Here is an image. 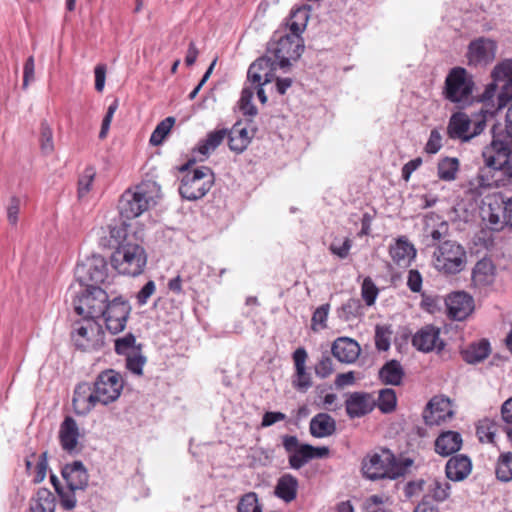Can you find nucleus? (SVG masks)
Masks as SVG:
<instances>
[{
  "instance_id": "1",
  "label": "nucleus",
  "mask_w": 512,
  "mask_h": 512,
  "mask_svg": "<svg viewBox=\"0 0 512 512\" xmlns=\"http://www.w3.org/2000/svg\"><path fill=\"white\" fill-rule=\"evenodd\" d=\"M158 159L152 154L143 166V180L135 190L127 189L120 197L118 210L121 219L131 220L139 217L160 198L158 183Z\"/></svg>"
},
{
  "instance_id": "2",
  "label": "nucleus",
  "mask_w": 512,
  "mask_h": 512,
  "mask_svg": "<svg viewBox=\"0 0 512 512\" xmlns=\"http://www.w3.org/2000/svg\"><path fill=\"white\" fill-rule=\"evenodd\" d=\"M412 463L413 461L409 458L399 462L392 452L383 450L382 453L367 456L362 462V471L364 476L370 480L384 478L394 480L404 476Z\"/></svg>"
},
{
  "instance_id": "3",
  "label": "nucleus",
  "mask_w": 512,
  "mask_h": 512,
  "mask_svg": "<svg viewBox=\"0 0 512 512\" xmlns=\"http://www.w3.org/2000/svg\"><path fill=\"white\" fill-rule=\"evenodd\" d=\"M474 86L473 76L465 68L454 67L445 78L443 96L462 108L470 104Z\"/></svg>"
},
{
  "instance_id": "4",
  "label": "nucleus",
  "mask_w": 512,
  "mask_h": 512,
  "mask_svg": "<svg viewBox=\"0 0 512 512\" xmlns=\"http://www.w3.org/2000/svg\"><path fill=\"white\" fill-rule=\"evenodd\" d=\"M146 263V252L137 243H123L111 256V265L122 275L138 276L144 271Z\"/></svg>"
},
{
  "instance_id": "5",
  "label": "nucleus",
  "mask_w": 512,
  "mask_h": 512,
  "mask_svg": "<svg viewBox=\"0 0 512 512\" xmlns=\"http://www.w3.org/2000/svg\"><path fill=\"white\" fill-rule=\"evenodd\" d=\"M467 255L464 247L453 240L439 243L433 252V265L436 270L454 275L464 270Z\"/></svg>"
},
{
  "instance_id": "6",
  "label": "nucleus",
  "mask_w": 512,
  "mask_h": 512,
  "mask_svg": "<svg viewBox=\"0 0 512 512\" xmlns=\"http://www.w3.org/2000/svg\"><path fill=\"white\" fill-rule=\"evenodd\" d=\"M268 51L277 60V66L286 70L291 66L292 60L296 61L300 58L304 51V41L302 37L292 32L281 34L276 31L268 43Z\"/></svg>"
},
{
  "instance_id": "7",
  "label": "nucleus",
  "mask_w": 512,
  "mask_h": 512,
  "mask_svg": "<svg viewBox=\"0 0 512 512\" xmlns=\"http://www.w3.org/2000/svg\"><path fill=\"white\" fill-rule=\"evenodd\" d=\"M108 299L107 292L100 286L81 287L73 297L74 310L84 319H97L103 315Z\"/></svg>"
},
{
  "instance_id": "8",
  "label": "nucleus",
  "mask_w": 512,
  "mask_h": 512,
  "mask_svg": "<svg viewBox=\"0 0 512 512\" xmlns=\"http://www.w3.org/2000/svg\"><path fill=\"white\" fill-rule=\"evenodd\" d=\"M215 175L211 168L200 166L188 171L181 179L179 193L183 199L196 201L203 198L212 188Z\"/></svg>"
},
{
  "instance_id": "9",
  "label": "nucleus",
  "mask_w": 512,
  "mask_h": 512,
  "mask_svg": "<svg viewBox=\"0 0 512 512\" xmlns=\"http://www.w3.org/2000/svg\"><path fill=\"white\" fill-rule=\"evenodd\" d=\"M491 77L493 82L487 85L482 101L491 100L497 88L500 87L499 108H504L512 101V59H505L498 63L493 68Z\"/></svg>"
},
{
  "instance_id": "10",
  "label": "nucleus",
  "mask_w": 512,
  "mask_h": 512,
  "mask_svg": "<svg viewBox=\"0 0 512 512\" xmlns=\"http://www.w3.org/2000/svg\"><path fill=\"white\" fill-rule=\"evenodd\" d=\"M85 324L76 322L71 332V339L75 347L81 351H97L104 344L105 333L102 326L95 319H84Z\"/></svg>"
},
{
  "instance_id": "11",
  "label": "nucleus",
  "mask_w": 512,
  "mask_h": 512,
  "mask_svg": "<svg viewBox=\"0 0 512 512\" xmlns=\"http://www.w3.org/2000/svg\"><path fill=\"white\" fill-rule=\"evenodd\" d=\"M499 126L492 127V141L482 153L486 168L497 169L507 164V158L512 152V136L506 131L498 132Z\"/></svg>"
},
{
  "instance_id": "12",
  "label": "nucleus",
  "mask_w": 512,
  "mask_h": 512,
  "mask_svg": "<svg viewBox=\"0 0 512 512\" xmlns=\"http://www.w3.org/2000/svg\"><path fill=\"white\" fill-rule=\"evenodd\" d=\"M107 262L101 255H92L79 262L75 268V277L80 287L99 286L107 278Z\"/></svg>"
},
{
  "instance_id": "13",
  "label": "nucleus",
  "mask_w": 512,
  "mask_h": 512,
  "mask_svg": "<svg viewBox=\"0 0 512 512\" xmlns=\"http://www.w3.org/2000/svg\"><path fill=\"white\" fill-rule=\"evenodd\" d=\"M98 403L107 405L117 400L123 389L122 376L110 369L101 372L93 383Z\"/></svg>"
},
{
  "instance_id": "14",
  "label": "nucleus",
  "mask_w": 512,
  "mask_h": 512,
  "mask_svg": "<svg viewBox=\"0 0 512 512\" xmlns=\"http://www.w3.org/2000/svg\"><path fill=\"white\" fill-rule=\"evenodd\" d=\"M131 307L122 297H115L105 305L104 318L106 328L112 334L122 332L130 315Z\"/></svg>"
},
{
  "instance_id": "15",
  "label": "nucleus",
  "mask_w": 512,
  "mask_h": 512,
  "mask_svg": "<svg viewBox=\"0 0 512 512\" xmlns=\"http://www.w3.org/2000/svg\"><path fill=\"white\" fill-rule=\"evenodd\" d=\"M497 52V43L488 38L480 37L470 42L467 51L469 64L487 65L494 61Z\"/></svg>"
},
{
  "instance_id": "16",
  "label": "nucleus",
  "mask_w": 512,
  "mask_h": 512,
  "mask_svg": "<svg viewBox=\"0 0 512 512\" xmlns=\"http://www.w3.org/2000/svg\"><path fill=\"white\" fill-rule=\"evenodd\" d=\"M506 201L501 193L487 195L481 208L484 220H487L493 230H499L504 226V208Z\"/></svg>"
},
{
  "instance_id": "17",
  "label": "nucleus",
  "mask_w": 512,
  "mask_h": 512,
  "mask_svg": "<svg viewBox=\"0 0 512 512\" xmlns=\"http://www.w3.org/2000/svg\"><path fill=\"white\" fill-rule=\"evenodd\" d=\"M445 304L449 318L457 321L467 318L474 309L472 296L463 291L449 294L445 299Z\"/></svg>"
},
{
  "instance_id": "18",
  "label": "nucleus",
  "mask_w": 512,
  "mask_h": 512,
  "mask_svg": "<svg viewBox=\"0 0 512 512\" xmlns=\"http://www.w3.org/2000/svg\"><path fill=\"white\" fill-rule=\"evenodd\" d=\"M412 345L421 352L441 351L444 342L440 339V330L433 325L421 328L412 338Z\"/></svg>"
},
{
  "instance_id": "19",
  "label": "nucleus",
  "mask_w": 512,
  "mask_h": 512,
  "mask_svg": "<svg viewBox=\"0 0 512 512\" xmlns=\"http://www.w3.org/2000/svg\"><path fill=\"white\" fill-rule=\"evenodd\" d=\"M375 406V400L366 392H353L345 401L346 413L351 419L367 415Z\"/></svg>"
},
{
  "instance_id": "20",
  "label": "nucleus",
  "mask_w": 512,
  "mask_h": 512,
  "mask_svg": "<svg viewBox=\"0 0 512 512\" xmlns=\"http://www.w3.org/2000/svg\"><path fill=\"white\" fill-rule=\"evenodd\" d=\"M61 475L70 490L84 491L88 486L89 476L81 461L66 464L61 470Z\"/></svg>"
},
{
  "instance_id": "21",
  "label": "nucleus",
  "mask_w": 512,
  "mask_h": 512,
  "mask_svg": "<svg viewBox=\"0 0 512 512\" xmlns=\"http://www.w3.org/2000/svg\"><path fill=\"white\" fill-rule=\"evenodd\" d=\"M72 402L76 413L81 415L89 413L98 404L93 384L79 383L75 387Z\"/></svg>"
},
{
  "instance_id": "22",
  "label": "nucleus",
  "mask_w": 512,
  "mask_h": 512,
  "mask_svg": "<svg viewBox=\"0 0 512 512\" xmlns=\"http://www.w3.org/2000/svg\"><path fill=\"white\" fill-rule=\"evenodd\" d=\"M307 352L303 347L297 348L293 353L295 374L292 379L293 387L301 392H306L311 386V375L306 371Z\"/></svg>"
},
{
  "instance_id": "23",
  "label": "nucleus",
  "mask_w": 512,
  "mask_h": 512,
  "mask_svg": "<svg viewBox=\"0 0 512 512\" xmlns=\"http://www.w3.org/2000/svg\"><path fill=\"white\" fill-rule=\"evenodd\" d=\"M472 471V461L464 454L451 456L445 465V475L447 479L454 482L465 480Z\"/></svg>"
},
{
  "instance_id": "24",
  "label": "nucleus",
  "mask_w": 512,
  "mask_h": 512,
  "mask_svg": "<svg viewBox=\"0 0 512 512\" xmlns=\"http://www.w3.org/2000/svg\"><path fill=\"white\" fill-rule=\"evenodd\" d=\"M360 345L349 337L337 338L331 347L333 356L342 363H353L360 355Z\"/></svg>"
},
{
  "instance_id": "25",
  "label": "nucleus",
  "mask_w": 512,
  "mask_h": 512,
  "mask_svg": "<svg viewBox=\"0 0 512 512\" xmlns=\"http://www.w3.org/2000/svg\"><path fill=\"white\" fill-rule=\"evenodd\" d=\"M79 436V428L75 419L71 416L65 417L59 430V440L63 450L72 453L78 445Z\"/></svg>"
},
{
  "instance_id": "26",
  "label": "nucleus",
  "mask_w": 512,
  "mask_h": 512,
  "mask_svg": "<svg viewBox=\"0 0 512 512\" xmlns=\"http://www.w3.org/2000/svg\"><path fill=\"white\" fill-rule=\"evenodd\" d=\"M470 127V118L463 112H456L449 119L447 134L451 139L468 142L470 141Z\"/></svg>"
},
{
  "instance_id": "27",
  "label": "nucleus",
  "mask_w": 512,
  "mask_h": 512,
  "mask_svg": "<svg viewBox=\"0 0 512 512\" xmlns=\"http://www.w3.org/2000/svg\"><path fill=\"white\" fill-rule=\"evenodd\" d=\"M389 254L400 267H407L416 257V249L405 237H400L390 246Z\"/></svg>"
},
{
  "instance_id": "28",
  "label": "nucleus",
  "mask_w": 512,
  "mask_h": 512,
  "mask_svg": "<svg viewBox=\"0 0 512 512\" xmlns=\"http://www.w3.org/2000/svg\"><path fill=\"white\" fill-rule=\"evenodd\" d=\"M461 434L456 431L442 432L435 440V452L447 457L458 452L462 446Z\"/></svg>"
},
{
  "instance_id": "29",
  "label": "nucleus",
  "mask_w": 512,
  "mask_h": 512,
  "mask_svg": "<svg viewBox=\"0 0 512 512\" xmlns=\"http://www.w3.org/2000/svg\"><path fill=\"white\" fill-rule=\"evenodd\" d=\"M491 353V346L487 339L470 343L461 349L462 359L468 364H477L484 361Z\"/></svg>"
},
{
  "instance_id": "30",
  "label": "nucleus",
  "mask_w": 512,
  "mask_h": 512,
  "mask_svg": "<svg viewBox=\"0 0 512 512\" xmlns=\"http://www.w3.org/2000/svg\"><path fill=\"white\" fill-rule=\"evenodd\" d=\"M493 186L488 174L484 169L480 170L476 177L470 179L467 183L462 185L464 193L470 197L471 200L477 201L482 195L486 193Z\"/></svg>"
},
{
  "instance_id": "31",
  "label": "nucleus",
  "mask_w": 512,
  "mask_h": 512,
  "mask_svg": "<svg viewBox=\"0 0 512 512\" xmlns=\"http://www.w3.org/2000/svg\"><path fill=\"white\" fill-rule=\"evenodd\" d=\"M310 433L316 438L331 436L336 431V422L327 413H318L310 421Z\"/></svg>"
},
{
  "instance_id": "32",
  "label": "nucleus",
  "mask_w": 512,
  "mask_h": 512,
  "mask_svg": "<svg viewBox=\"0 0 512 512\" xmlns=\"http://www.w3.org/2000/svg\"><path fill=\"white\" fill-rule=\"evenodd\" d=\"M227 139L230 150L239 154L248 147L251 136L247 128L237 122L228 130Z\"/></svg>"
},
{
  "instance_id": "33",
  "label": "nucleus",
  "mask_w": 512,
  "mask_h": 512,
  "mask_svg": "<svg viewBox=\"0 0 512 512\" xmlns=\"http://www.w3.org/2000/svg\"><path fill=\"white\" fill-rule=\"evenodd\" d=\"M405 376L404 369L398 360L387 361L379 370V379L385 385L398 386Z\"/></svg>"
},
{
  "instance_id": "34",
  "label": "nucleus",
  "mask_w": 512,
  "mask_h": 512,
  "mask_svg": "<svg viewBox=\"0 0 512 512\" xmlns=\"http://www.w3.org/2000/svg\"><path fill=\"white\" fill-rule=\"evenodd\" d=\"M298 480L291 474L282 475L275 486V495L283 501L289 503L297 496Z\"/></svg>"
},
{
  "instance_id": "35",
  "label": "nucleus",
  "mask_w": 512,
  "mask_h": 512,
  "mask_svg": "<svg viewBox=\"0 0 512 512\" xmlns=\"http://www.w3.org/2000/svg\"><path fill=\"white\" fill-rule=\"evenodd\" d=\"M310 10L311 7L309 5H302L291 11L289 19L286 22V27L290 32L301 37V34L307 26L310 17Z\"/></svg>"
},
{
  "instance_id": "36",
  "label": "nucleus",
  "mask_w": 512,
  "mask_h": 512,
  "mask_svg": "<svg viewBox=\"0 0 512 512\" xmlns=\"http://www.w3.org/2000/svg\"><path fill=\"white\" fill-rule=\"evenodd\" d=\"M228 129L222 128L211 131L207 134L206 138L198 143L195 151L207 157L227 138Z\"/></svg>"
},
{
  "instance_id": "37",
  "label": "nucleus",
  "mask_w": 512,
  "mask_h": 512,
  "mask_svg": "<svg viewBox=\"0 0 512 512\" xmlns=\"http://www.w3.org/2000/svg\"><path fill=\"white\" fill-rule=\"evenodd\" d=\"M460 168L459 159L456 157H444L437 164V176L440 180L451 182L457 177Z\"/></svg>"
},
{
  "instance_id": "38",
  "label": "nucleus",
  "mask_w": 512,
  "mask_h": 512,
  "mask_svg": "<svg viewBox=\"0 0 512 512\" xmlns=\"http://www.w3.org/2000/svg\"><path fill=\"white\" fill-rule=\"evenodd\" d=\"M30 509L31 512H54L55 497L52 492L47 488H40Z\"/></svg>"
},
{
  "instance_id": "39",
  "label": "nucleus",
  "mask_w": 512,
  "mask_h": 512,
  "mask_svg": "<svg viewBox=\"0 0 512 512\" xmlns=\"http://www.w3.org/2000/svg\"><path fill=\"white\" fill-rule=\"evenodd\" d=\"M495 475L499 481L504 483L512 480V452L500 454L496 463Z\"/></svg>"
},
{
  "instance_id": "40",
  "label": "nucleus",
  "mask_w": 512,
  "mask_h": 512,
  "mask_svg": "<svg viewBox=\"0 0 512 512\" xmlns=\"http://www.w3.org/2000/svg\"><path fill=\"white\" fill-rule=\"evenodd\" d=\"M339 318L350 321L363 315V306L360 299H348L338 311Z\"/></svg>"
},
{
  "instance_id": "41",
  "label": "nucleus",
  "mask_w": 512,
  "mask_h": 512,
  "mask_svg": "<svg viewBox=\"0 0 512 512\" xmlns=\"http://www.w3.org/2000/svg\"><path fill=\"white\" fill-rule=\"evenodd\" d=\"M122 222L120 225H110L109 226V234H110V241L109 245L112 247H119L123 243H132L129 240V236L127 233L128 224L126 223L125 219H121Z\"/></svg>"
},
{
  "instance_id": "42",
  "label": "nucleus",
  "mask_w": 512,
  "mask_h": 512,
  "mask_svg": "<svg viewBox=\"0 0 512 512\" xmlns=\"http://www.w3.org/2000/svg\"><path fill=\"white\" fill-rule=\"evenodd\" d=\"M443 406H448V401L434 397L428 402L425 412L429 411L430 415H424L427 424L436 423L439 419L445 417Z\"/></svg>"
},
{
  "instance_id": "43",
  "label": "nucleus",
  "mask_w": 512,
  "mask_h": 512,
  "mask_svg": "<svg viewBox=\"0 0 512 512\" xmlns=\"http://www.w3.org/2000/svg\"><path fill=\"white\" fill-rule=\"evenodd\" d=\"M312 445L310 444H302L295 453L289 455L288 461L289 465L293 469H300L307 462L312 460Z\"/></svg>"
},
{
  "instance_id": "44",
  "label": "nucleus",
  "mask_w": 512,
  "mask_h": 512,
  "mask_svg": "<svg viewBox=\"0 0 512 512\" xmlns=\"http://www.w3.org/2000/svg\"><path fill=\"white\" fill-rule=\"evenodd\" d=\"M95 176L96 170L92 166H87L83 173L79 176L77 190L79 200L85 198L90 192Z\"/></svg>"
},
{
  "instance_id": "45",
  "label": "nucleus",
  "mask_w": 512,
  "mask_h": 512,
  "mask_svg": "<svg viewBox=\"0 0 512 512\" xmlns=\"http://www.w3.org/2000/svg\"><path fill=\"white\" fill-rule=\"evenodd\" d=\"M397 404L396 393L392 388H384L379 391L377 407L383 413H391L395 410Z\"/></svg>"
},
{
  "instance_id": "46",
  "label": "nucleus",
  "mask_w": 512,
  "mask_h": 512,
  "mask_svg": "<svg viewBox=\"0 0 512 512\" xmlns=\"http://www.w3.org/2000/svg\"><path fill=\"white\" fill-rule=\"evenodd\" d=\"M114 346L117 354L125 356L140 350V345L136 346V338L132 333L115 339Z\"/></svg>"
},
{
  "instance_id": "47",
  "label": "nucleus",
  "mask_w": 512,
  "mask_h": 512,
  "mask_svg": "<svg viewBox=\"0 0 512 512\" xmlns=\"http://www.w3.org/2000/svg\"><path fill=\"white\" fill-rule=\"evenodd\" d=\"M428 490L434 500L442 502L449 497L451 485L445 480L434 479L429 484Z\"/></svg>"
},
{
  "instance_id": "48",
  "label": "nucleus",
  "mask_w": 512,
  "mask_h": 512,
  "mask_svg": "<svg viewBox=\"0 0 512 512\" xmlns=\"http://www.w3.org/2000/svg\"><path fill=\"white\" fill-rule=\"evenodd\" d=\"M237 512H262V506L255 492L244 494L237 505Z\"/></svg>"
},
{
  "instance_id": "49",
  "label": "nucleus",
  "mask_w": 512,
  "mask_h": 512,
  "mask_svg": "<svg viewBox=\"0 0 512 512\" xmlns=\"http://www.w3.org/2000/svg\"><path fill=\"white\" fill-rule=\"evenodd\" d=\"M40 148L44 154H50L54 150L53 131L47 121H42L40 125Z\"/></svg>"
},
{
  "instance_id": "50",
  "label": "nucleus",
  "mask_w": 512,
  "mask_h": 512,
  "mask_svg": "<svg viewBox=\"0 0 512 512\" xmlns=\"http://www.w3.org/2000/svg\"><path fill=\"white\" fill-rule=\"evenodd\" d=\"M392 330L389 326L377 325L375 328V346L379 351H387L390 348Z\"/></svg>"
},
{
  "instance_id": "51",
  "label": "nucleus",
  "mask_w": 512,
  "mask_h": 512,
  "mask_svg": "<svg viewBox=\"0 0 512 512\" xmlns=\"http://www.w3.org/2000/svg\"><path fill=\"white\" fill-rule=\"evenodd\" d=\"M501 109L502 108H499V96L497 97V107L494 110L482 108L474 123L473 131L470 132V140L483 132L484 128L486 127L487 116H493L497 111Z\"/></svg>"
},
{
  "instance_id": "52",
  "label": "nucleus",
  "mask_w": 512,
  "mask_h": 512,
  "mask_svg": "<svg viewBox=\"0 0 512 512\" xmlns=\"http://www.w3.org/2000/svg\"><path fill=\"white\" fill-rule=\"evenodd\" d=\"M379 289L370 277H366L361 285V296L367 306H372L378 296Z\"/></svg>"
},
{
  "instance_id": "53",
  "label": "nucleus",
  "mask_w": 512,
  "mask_h": 512,
  "mask_svg": "<svg viewBox=\"0 0 512 512\" xmlns=\"http://www.w3.org/2000/svg\"><path fill=\"white\" fill-rule=\"evenodd\" d=\"M253 95L254 93L252 89L244 88L241 92V97L239 100L240 110L242 113L251 117L257 115L258 112L256 106L252 103Z\"/></svg>"
},
{
  "instance_id": "54",
  "label": "nucleus",
  "mask_w": 512,
  "mask_h": 512,
  "mask_svg": "<svg viewBox=\"0 0 512 512\" xmlns=\"http://www.w3.org/2000/svg\"><path fill=\"white\" fill-rule=\"evenodd\" d=\"M146 358L141 354L140 350L126 355V368L136 375H141Z\"/></svg>"
},
{
  "instance_id": "55",
  "label": "nucleus",
  "mask_w": 512,
  "mask_h": 512,
  "mask_svg": "<svg viewBox=\"0 0 512 512\" xmlns=\"http://www.w3.org/2000/svg\"><path fill=\"white\" fill-rule=\"evenodd\" d=\"M329 309H330V305L329 304H323L321 306H319L313 313V316H312V329L314 331H317L318 328L316 327L317 325L320 326V328H326V321H327V317H328V313H329Z\"/></svg>"
},
{
  "instance_id": "56",
  "label": "nucleus",
  "mask_w": 512,
  "mask_h": 512,
  "mask_svg": "<svg viewBox=\"0 0 512 512\" xmlns=\"http://www.w3.org/2000/svg\"><path fill=\"white\" fill-rule=\"evenodd\" d=\"M80 490H70L65 491L62 489L61 491H58V496L60 498V505L63 509L70 511L73 510L76 507L77 504V492Z\"/></svg>"
},
{
  "instance_id": "57",
  "label": "nucleus",
  "mask_w": 512,
  "mask_h": 512,
  "mask_svg": "<svg viewBox=\"0 0 512 512\" xmlns=\"http://www.w3.org/2000/svg\"><path fill=\"white\" fill-rule=\"evenodd\" d=\"M495 425L488 420L481 422L477 427V435L481 442H493L495 437Z\"/></svg>"
},
{
  "instance_id": "58",
  "label": "nucleus",
  "mask_w": 512,
  "mask_h": 512,
  "mask_svg": "<svg viewBox=\"0 0 512 512\" xmlns=\"http://www.w3.org/2000/svg\"><path fill=\"white\" fill-rule=\"evenodd\" d=\"M253 63H259L260 72L264 73V83H268L272 80L271 72L276 69L277 61H272L269 57H260Z\"/></svg>"
},
{
  "instance_id": "59",
  "label": "nucleus",
  "mask_w": 512,
  "mask_h": 512,
  "mask_svg": "<svg viewBox=\"0 0 512 512\" xmlns=\"http://www.w3.org/2000/svg\"><path fill=\"white\" fill-rule=\"evenodd\" d=\"M442 148V136L437 129L430 132L429 139L425 145V152L428 154H436Z\"/></svg>"
},
{
  "instance_id": "60",
  "label": "nucleus",
  "mask_w": 512,
  "mask_h": 512,
  "mask_svg": "<svg viewBox=\"0 0 512 512\" xmlns=\"http://www.w3.org/2000/svg\"><path fill=\"white\" fill-rule=\"evenodd\" d=\"M333 372V361L330 356L323 355L315 366V373L320 378H326Z\"/></svg>"
},
{
  "instance_id": "61",
  "label": "nucleus",
  "mask_w": 512,
  "mask_h": 512,
  "mask_svg": "<svg viewBox=\"0 0 512 512\" xmlns=\"http://www.w3.org/2000/svg\"><path fill=\"white\" fill-rule=\"evenodd\" d=\"M21 200L17 196H12L7 207V219L11 225L18 222V214L20 211Z\"/></svg>"
},
{
  "instance_id": "62",
  "label": "nucleus",
  "mask_w": 512,
  "mask_h": 512,
  "mask_svg": "<svg viewBox=\"0 0 512 512\" xmlns=\"http://www.w3.org/2000/svg\"><path fill=\"white\" fill-rule=\"evenodd\" d=\"M34 70H35L34 57L30 56L25 61L24 67H23V84H22L23 89H27L29 83L34 81V79H35Z\"/></svg>"
},
{
  "instance_id": "63",
  "label": "nucleus",
  "mask_w": 512,
  "mask_h": 512,
  "mask_svg": "<svg viewBox=\"0 0 512 512\" xmlns=\"http://www.w3.org/2000/svg\"><path fill=\"white\" fill-rule=\"evenodd\" d=\"M407 286L412 292H420L422 288V276L418 270L411 269L408 272Z\"/></svg>"
},
{
  "instance_id": "64",
  "label": "nucleus",
  "mask_w": 512,
  "mask_h": 512,
  "mask_svg": "<svg viewBox=\"0 0 512 512\" xmlns=\"http://www.w3.org/2000/svg\"><path fill=\"white\" fill-rule=\"evenodd\" d=\"M107 67L105 64H98L94 68L95 75V89L97 92H102L105 86Z\"/></svg>"
}]
</instances>
